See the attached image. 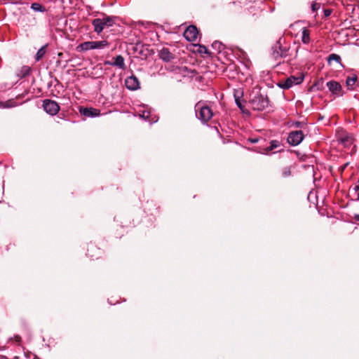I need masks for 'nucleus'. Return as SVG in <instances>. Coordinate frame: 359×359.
<instances>
[{
	"mask_svg": "<svg viewBox=\"0 0 359 359\" xmlns=\"http://www.w3.org/2000/svg\"><path fill=\"white\" fill-rule=\"evenodd\" d=\"M250 104L253 110L263 111L269 105V99L266 95H264L259 92H254L251 95Z\"/></svg>",
	"mask_w": 359,
	"mask_h": 359,
	"instance_id": "f257e3e1",
	"label": "nucleus"
},
{
	"mask_svg": "<svg viewBox=\"0 0 359 359\" xmlns=\"http://www.w3.org/2000/svg\"><path fill=\"white\" fill-rule=\"evenodd\" d=\"M196 117L203 123H207L213 116L212 110L203 102H198L195 106Z\"/></svg>",
	"mask_w": 359,
	"mask_h": 359,
	"instance_id": "f03ea898",
	"label": "nucleus"
},
{
	"mask_svg": "<svg viewBox=\"0 0 359 359\" xmlns=\"http://www.w3.org/2000/svg\"><path fill=\"white\" fill-rule=\"evenodd\" d=\"M109 46V43L107 40L86 41L78 46L77 50L87 51L93 49H103Z\"/></svg>",
	"mask_w": 359,
	"mask_h": 359,
	"instance_id": "7ed1b4c3",
	"label": "nucleus"
},
{
	"mask_svg": "<svg viewBox=\"0 0 359 359\" xmlns=\"http://www.w3.org/2000/svg\"><path fill=\"white\" fill-rule=\"evenodd\" d=\"M94 31L97 34L102 32L105 27H111L114 24V19L111 17H106L102 19L96 18L92 22Z\"/></svg>",
	"mask_w": 359,
	"mask_h": 359,
	"instance_id": "20e7f679",
	"label": "nucleus"
},
{
	"mask_svg": "<svg viewBox=\"0 0 359 359\" xmlns=\"http://www.w3.org/2000/svg\"><path fill=\"white\" fill-rule=\"evenodd\" d=\"M304 81V76H291L287 78L284 81H280L278 82V86L282 89H289L292 87L294 85L300 84Z\"/></svg>",
	"mask_w": 359,
	"mask_h": 359,
	"instance_id": "39448f33",
	"label": "nucleus"
},
{
	"mask_svg": "<svg viewBox=\"0 0 359 359\" xmlns=\"http://www.w3.org/2000/svg\"><path fill=\"white\" fill-rule=\"evenodd\" d=\"M42 106L44 111L50 116L56 115L60 109L57 102L50 99L44 100Z\"/></svg>",
	"mask_w": 359,
	"mask_h": 359,
	"instance_id": "423d86ee",
	"label": "nucleus"
},
{
	"mask_svg": "<svg viewBox=\"0 0 359 359\" xmlns=\"http://www.w3.org/2000/svg\"><path fill=\"white\" fill-rule=\"evenodd\" d=\"M304 138V135L302 130L292 131L287 137V142L292 146H297Z\"/></svg>",
	"mask_w": 359,
	"mask_h": 359,
	"instance_id": "0eeeda50",
	"label": "nucleus"
},
{
	"mask_svg": "<svg viewBox=\"0 0 359 359\" xmlns=\"http://www.w3.org/2000/svg\"><path fill=\"white\" fill-rule=\"evenodd\" d=\"M198 34V31L196 26L190 25L188 27L184 32V36L189 41H194L196 40Z\"/></svg>",
	"mask_w": 359,
	"mask_h": 359,
	"instance_id": "6e6552de",
	"label": "nucleus"
},
{
	"mask_svg": "<svg viewBox=\"0 0 359 359\" xmlns=\"http://www.w3.org/2000/svg\"><path fill=\"white\" fill-rule=\"evenodd\" d=\"M326 85L332 94L337 96H341L343 95L341 93L342 87L339 82L335 81H330L327 83Z\"/></svg>",
	"mask_w": 359,
	"mask_h": 359,
	"instance_id": "1a4fd4ad",
	"label": "nucleus"
},
{
	"mask_svg": "<svg viewBox=\"0 0 359 359\" xmlns=\"http://www.w3.org/2000/svg\"><path fill=\"white\" fill-rule=\"evenodd\" d=\"M125 85L130 90H136L140 88L139 80L133 75L126 79Z\"/></svg>",
	"mask_w": 359,
	"mask_h": 359,
	"instance_id": "9d476101",
	"label": "nucleus"
},
{
	"mask_svg": "<svg viewBox=\"0 0 359 359\" xmlns=\"http://www.w3.org/2000/svg\"><path fill=\"white\" fill-rule=\"evenodd\" d=\"M287 50L284 48H283L279 42L276 43L273 47L272 55L275 59H278L280 57L287 56Z\"/></svg>",
	"mask_w": 359,
	"mask_h": 359,
	"instance_id": "9b49d317",
	"label": "nucleus"
},
{
	"mask_svg": "<svg viewBox=\"0 0 359 359\" xmlns=\"http://www.w3.org/2000/svg\"><path fill=\"white\" fill-rule=\"evenodd\" d=\"M106 65H109L111 66L117 67L119 69H124L126 68L124 58L121 55H118L114 58V62L107 61L105 62Z\"/></svg>",
	"mask_w": 359,
	"mask_h": 359,
	"instance_id": "f8f14e48",
	"label": "nucleus"
},
{
	"mask_svg": "<svg viewBox=\"0 0 359 359\" xmlns=\"http://www.w3.org/2000/svg\"><path fill=\"white\" fill-rule=\"evenodd\" d=\"M358 80V76L355 74H353L346 78V85L348 90H354L356 88V82Z\"/></svg>",
	"mask_w": 359,
	"mask_h": 359,
	"instance_id": "ddd939ff",
	"label": "nucleus"
},
{
	"mask_svg": "<svg viewBox=\"0 0 359 359\" xmlns=\"http://www.w3.org/2000/svg\"><path fill=\"white\" fill-rule=\"evenodd\" d=\"M138 113L139 116L145 121L149 122H156L157 121L155 116L151 117V112L149 110L143 109L142 110H140Z\"/></svg>",
	"mask_w": 359,
	"mask_h": 359,
	"instance_id": "4468645a",
	"label": "nucleus"
},
{
	"mask_svg": "<svg viewBox=\"0 0 359 359\" xmlns=\"http://www.w3.org/2000/svg\"><path fill=\"white\" fill-rule=\"evenodd\" d=\"M159 57L165 62H170L174 58L173 55L169 51L168 48H163L159 52Z\"/></svg>",
	"mask_w": 359,
	"mask_h": 359,
	"instance_id": "2eb2a0df",
	"label": "nucleus"
},
{
	"mask_svg": "<svg viewBox=\"0 0 359 359\" xmlns=\"http://www.w3.org/2000/svg\"><path fill=\"white\" fill-rule=\"evenodd\" d=\"M310 32L306 27H304L302 29V41L304 44H307L310 42Z\"/></svg>",
	"mask_w": 359,
	"mask_h": 359,
	"instance_id": "dca6fc26",
	"label": "nucleus"
},
{
	"mask_svg": "<svg viewBox=\"0 0 359 359\" xmlns=\"http://www.w3.org/2000/svg\"><path fill=\"white\" fill-rule=\"evenodd\" d=\"M31 72V69L28 66H23L21 67V69L19 70V72L18 73V76L20 79L25 78Z\"/></svg>",
	"mask_w": 359,
	"mask_h": 359,
	"instance_id": "f3484780",
	"label": "nucleus"
},
{
	"mask_svg": "<svg viewBox=\"0 0 359 359\" xmlns=\"http://www.w3.org/2000/svg\"><path fill=\"white\" fill-rule=\"evenodd\" d=\"M332 61H335L336 62L339 63L341 67H343L342 64L341 63V57L335 53L330 54L328 56L327 62L330 65H331Z\"/></svg>",
	"mask_w": 359,
	"mask_h": 359,
	"instance_id": "a211bd4d",
	"label": "nucleus"
},
{
	"mask_svg": "<svg viewBox=\"0 0 359 359\" xmlns=\"http://www.w3.org/2000/svg\"><path fill=\"white\" fill-rule=\"evenodd\" d=\"M17 105V103L13 100H9L5 102L0 101V108H11Z\"/></svg>",
	"mask_w": 359,
	"mask_h": 359,
	"instance_id": "6ab92c4d",
	"label": "nucleus"
},
{
	"mask_svg": "<svg viewBox=\"0 0 359 359\" xmlns=\"http://www.w3.org/2000/svg\"><path fill=\"white\" fill-rule=\"evenodd\" d=\"M81 112H82L83 115L90 117L98 115V111L95 109H84L83 111L81 110Z\"/></svg>",
	"mask_w": 359,
	"mask_h": 359,
	"instance_id": "aec40b11",
	"label": "nucleus"
},
{
	"mask_svg": "<svg viewBox=\"0 0 359 359\" xmlns=\"http://www.w3.org/2000/svg\"><path fill=\"white\" fill-rule=\"evenodd\" d=\"M46 45L42 46L40 49H39V50L36 53V57H35L36 61H39L40 60H41L43 58V57L44 56V55L46 53Z\"/></svg>",
	"mask_w": 359,
	"mask_h": 359,
	"instance_id": "412c9836",
	"label": "nucleus"
},
{
	"mask_svg": "<svg viewBox=\"0 0 359 359\" xmlns=\"http://www.w3.org/2000/svg\"><path fill=\"white\" fill-rule=\"evenodd\" d=\"M280 146V143L278 140H272L270 142V146L266 148V151H271Z\"/></svg>",
	"mask_w": 359,
	"mask_h": 359,
	"instance_id": "4be33fe9",
	"label": "nucleus"
},
{
	"mask_svg": "<svg viewBox=\"0 0 359 359\" xmlns=\"http://www.w3.org/2000/svg\"><path fill=\"white\" fill-rule=\"evenodd\" d=\"M31 8L34 11H41V12L44 11L43 7L39 4H36V3L32 4Z\"/></svg>",
	"mask_w": 359,
	"mask_h": 359,
	"instance_id": "5701e85b",
	"label": "nucleus"
},
{
	"mask_svg": "<svg viewBox=\"0 0 359 359\" xmlns=\"http://www.w3.org/2000/svg\"><path fill=\"white\" fill-rule=\"evenodd\" d=\"M212 46L213 48H215V50H217L219 52H220L223 49V45L222 44V43H220L219 41H215L212 44Z\"/></svg>",
	"mask_w": 359,
	"mask_h": 359,
	"instance_id": "b1692460",
	"label": "nucleus"
},
{
	"mask_svg": "<svg viewBox=\"0 0 359 359\" xmlns=\"http://www.w3.org/2000/svg\"><path fill=\"white\" fill-rule=\"evenodd\" d=\"M234 97H235V102H236V104H237V106H238L240 109H242V104H241V102L239 95H236V94H234Z\"/></svg>",
	"mask_w": 359,
	"mask_h": 359,
	"instance_id": "393cba45",
	"label": "nucleus"
},
{
	"mask_svg": "<svg viewBox=\"0 0 359 359\" xmlns=\"http://www.w3.org/2000/svg\"><path fill=\"white\" fill-rule=\"evenodd\" d=\"M320 8V4L319 3L314 2L311 5V9L313 11H316Z\"/></svg>",
	"mask_w": 359,
	"mask_h": 359,
	"instance_id": "a878e982",
	"label": "nucleus"
},
{
	"mask_svg": "<svg viewBox=\"0 0 359 359\" xmlns=\"http://www.w3.org/2000/svg\"><path fill=\"white\" fill-rule=\"evenodd\" d=\"M290 173H291V172H290V168H285L283 170V173H282V175H283V177H287V176L290 175Z\"/></svg>",
	"mask_w": 359,
	"mask_h": 359,
	"instance_id": "bb28decb",
	"label": "nucleus"
},
{
	"mask_svg": "<svg viewBox=\"0 0 359 359\" xmlns=\"http://www.w3.org/2000/svg\"><path fill=\"white\" fill-rule=\"evenodd\" d=\"M198 51L201 53H208V50L207 49V48L204 46H199V50Z\"/></svg>",
	"mask_w": 359,
	"mask_h": 359,
	"instance_id": "cd10ccee",
	"label": "nucleus"
},
{
	"mask_svg": "<svg viewBox=\"0 0 359 359\" xmlns=\"http://www.w3.org/2000/svg\"><path fill=\"white\" fill-rule=\"evenodd\" d=\"M292 126L296 128H301L302 126V123L299 121H296L292 124Z\"/></svg>",
	"mask_w": 359,
	"mask_h": 359,
	"instance_id": "c85d7f7f",
	"label": "nucleus"
},
{
	"mask_svg": "<svg viewBox=\"0 0 359 359\" xmlns=\"http://www.w3.org/2000/svg\"><path fill=\"white\" fill-rule=\"evenodd\" d=\"M350 140H349V137H344L341 140V142L345 144L346 145L348 142H349Z\"/></svg>",
	"mask_w": 359,
	"mask_h": 359,
	"instance_id": "c756f323",
	"label": "nucleus"
},
{
	"mask_svg": "<svg viewBox=\"0 0 359 359\" xmlns=\"http://www.w3.org/2000/svg\"><path fill=\"white\" fill-rule=\"evenodd\" d=\"M324 14H325V17H328V16H330V14H331V11H330V10H327H327H325V11H324Z\"/></svg>",
	"mask_w": 359,
	"mask_h": 359,
	"instance_id": "7c9ffc66",
	"label": "nucleus"
},
{
	"mask_svg": "<svg viewBox=\"0 0 359 359\" xmlns=\"http://www.w3.org/2000/svg\"><path fill=\"white\" fill-rule=\"evenodd\" d=\"M355 189L358 191V198L359 200V188H355Z\"/></svg>",
	"mask_w": 359,
	"mask_h": 359,
	"instance_id": "2f4dec72",
	"label": "nucleus"
},
{
	"mask_svg": "<svg viewBox=\"0 0 359 359\" xmlns=\"http://www.w3.org/2000/svg\"><path fill=\"white\" fill-rule=\"evenodd\" d=\"M251 142L255 143V142H257V140H252Z\"/></svg>",
	"mask_w": 359,
	"mask_h": 359,
	"instance_id": "473e14b6",
	"label": "nucleus"
},
{
	"mask_svg": "<svg viewBox=\"0 0 359 359\" xmlns=\"http://www.w3.org/2000/svg\"><path fill=\"white\" fill-rule=\"evenodd\" d=\"M355 218H356L358 220H359V215H356V216H355Z\"/></svg>",
	"mask_w": 359,
	"mask_h": 359,
	"instance_id": "72a5a7b5",
	"label": "nucleus"
}]
</instances>
